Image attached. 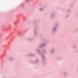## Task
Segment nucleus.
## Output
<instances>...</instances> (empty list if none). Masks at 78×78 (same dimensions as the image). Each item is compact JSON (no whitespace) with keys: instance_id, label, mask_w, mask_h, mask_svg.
Returning <instances> with one entry per match:
<instances>
[{"instance_id":"1","label":"nucleus","mask_w":78,"mask_h":78,"mask_svg":"<svg viewBox=\"0 0 78 78\" xmlns=\"http://www.w3.org/2000/svg\"><path fill=\"white\" fill-rule=\"evenodd\" d=\"M42 9H40V10H42Z\"/></svg>"}]
</instances>
